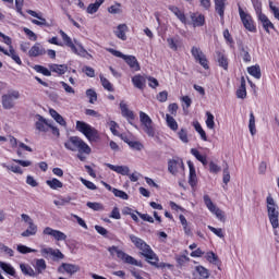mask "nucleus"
I'll use <instances>...</instances> for the list:
<instances>
[{"label": "nucleus", "instance_id": "72a5a7b5", "mask_svg": "<svg viewBox=\"0 0 279 279\" xmlns=\"http://www.w3.org/2000/svg\"><path fill=\"white\" fill-rule=\"evenodd\" d=\"M37 232H38V226H36L35 223H33V227L32 225H28V228L21 233V236H24V238L36 236Z\"/></svg>", "mask_w": 279, "mask_h": 279}, {"label": "nucleus", "instance_id": "9b49d317", "mask_svg": "<svg viewBox=\"0 0 279 279\" xmlns=\"http://www.w3.org/2000/svg\"><path fill=\"white\" fill-rule=\"evenodd\" d=\"M43 234H46L47 236H52L54 241H66V235L64 234V232L52 229L50 227H46L43 231Z\"/></svg>", "mask_w": 279, "mask_h": 279}, {"label": "nucleus", "instance_id": "c756f323", "mask_svg": "<svg viewBox=\"0 0 279 279\" xmlns=\"http://www.w3.org/2000/svg\"><path fill=\"white\" fill-rule=\"evenodd\" d=\"M49 69L52 73H58V75H64V73L69 71V66H66V64H50Z\"/></svg>", "mask_w": 279, "mask_h": 279}, {"label": "nucleus", "instance_id": "f3484780", "mask_svg": "<svg viewBox=\"0 0 279 279\" xmlns=\"http://www.w3.org/2000/svg\"><path fill=\"white\" fill-rule=\"evenodd\" d=\"M45 53H47V50H45V47H43L40 44H35L28 50L29 58H38L39 56H45Z\"/></svg>", "mask_w": 279, "mask_h": 279}, {"label": "nucleus", "instance_id": "5fc2aeb1", "mask_svg": "<svg viewBox=\"0 0 279 279\" xmlns=\"http://www.w3.org/2000/svg\"><path fill=\"white\" fill-rule=\"evenodd\" d=\"M87 208H90L92 210H104V205L101 203H93V202H87Z\"/></svg>", "mask_w": 279, "mask_h": 279}, {"label": "nucleus", "instance_id": "f257e3e1", "mask_svg": "<svg viewBox=\"0 0 279 279\" xmlns=\"http://www.w3.org/2000/svg\"><path fill=\"white\" fill-rule=\"evenodd\" d=\"M64 147L68 151H77L78 154H85L86 156H90L93 149L82 137L80 136H70L64 142Z\"/></svg>", "mask_w": 279, "mask_h": 279}, {"label": "nucleus", "instance_id": "393cba45", "mask_svg": "<svg viewBox=\"0 0 279 279\" xmlns=\"http://www.w3.org/2000/svg\"><path fill=\"white\" fill-rule=\"evenodd\" d=\"M120 110H121V114H122V117H124V119H128L129 121H134V111H132V110H130V108H128V104H125L124 101H121Z\"/></svg>", "mask_w": 279, "mask_h": 279}, {"label": "nucleus", "instance_id": "49530a36", "mask_svg": "<svg viewBox=\"0 0 279 279\" xmlns=\"http://www.w3.org/2000/svg\"><path fill=\"white\" fill-rule=\"evenodd\" d=\"M34 70L37 73H41V75H45L46 77H51V71H49V69L43 66V65H35Z\"/></svg>", "mask_w": 279, "mask_h": 279}, {"label": "nucleus", "instance_id": "ea45409f", "mask_svg": "<svg viewBox=\"0 0 279 279\" xmlns=\"http://www.w3.org/2000/svg\"><path fill=\"white\" fill-rule=\"evenodd\" d=\"M217 61L219 66L225 69V71H228V58L223 53L217 52Z\"/></svg>", "mask_w": 279, "mask_h": 279}, {"label": "nucleus", "instance_id": "dca6fc26", "mask_svg": "<svg viewBox=\"0 0 279 279\" xmlns=\"http://www.w3.org/2000/svg\"><path fill=\"white\" fill-rule=\"evenodd\" d=\"M210 277V272L204 266H196L193 271L194 279H208Z\"/></svg>", "mask_w": 279, "mask_h": 279}, {"label": "nucleus", "instance_id": "0e129e2a", "mask_svg": "<svg viewBox=\"0 0 279 279\" xmlns=\"http://www.w3.org/2000/svg\"><path fill=\"white\" fill-rule=\"evenodd\" d=\"M222 181H223V184H228V182H230V170L228 168V163H226V168L223 169Z\"/></svg>", "mask_w": 279, "mask_h": 279}, {"label": "nucleus", "instance_id": "864d4df0", "mask_svg": "<svg viewBox=\"0 0 279 279\" xmlns=\"http://www.w3.org/2000/svg\"><path fill=\"white\" fill-rule=\"evenodd\" d=\"M178 136L180 141H182V143H189V132L186 131V129H181L178 132Z\"/></svg>", "mask_w": 279, "mask_h": 279}, {"label": "nucleus", "instance_id": "20e7f679", "mask_svg": "<svg viewBox=\"0 0 279 279\" xmlns=\"http://www.w3.org/2000/svg\"><path fill=\"white\" fill-rule=\"evenodd\" d=\"M107 51L112 56H114L116 58H122V60H124V62H126L130 69L133 70L134 72L141 71V64L138 63V60L136 59V57L130 56V54H123V52L119 50H114L112 48H108Z\"/></svg>", "mask_w": 279, "mask_h": 279}, {"label": "nucleus", "instance_id": "8fccbe9b", "mask_svg": "<svg viewBox=\"0 0 279 279\" xmlns=\"http://www.w3.org/2000/svg\"><path fill=\"white\" fill-rule=\"evenodd\" d=\"M240 54L243 58L244 62H252V56H250V49L248 48L242 47Z\"/></svg>", "mask_w": 279, "mask_h": 279}, {"label": "nucleus", "instance_id": "c85d7f7f", "mask_svg": "<svg viewBox=\"0 0 279 279\" xmlns=\"http://www.w3.org/2000/svg\"><path fill=\"white\" fill-rule=\"evenodd\" d=\"M125 32H128V25L120 24L114 31V34L117 38H120V40H128V35H125Z\"/></svg>", "mask_w": 279, "mask_h": 279}, {"label": "nucleus", "instance_id": "7c9ffc66", "mask_svg": "<svg viewBox=\"0 0 279 279\" xmlns=\"http://www.w3.org/2000/svg\"><path fill=\"white\" fill-rule=\"evenodd\" d=\"M192 23L194 27H202L206 23V17L203 14L196 15L195 13L191 14Z\"/></svg>", "mask_w": 279, "mask_h": 279}, {"label": "nucleus", "instance_id": "69168bd1", "mask_svg": "<svg viewBox=\"0 0 279 279\" xmlns=\"http://www.w3.org/2000/svg\"><path fill=\"white\" fill-rule=\"evenodd\" d=\"M198 1H199L201 8H203L204 10H210V8L213 7L211 0H198Z\"/></svg>", "mask_w": 279, "mask_h": 279}, {"label": "nucleus", "instance_id": "aec40b11", "mask_svg": "<svg viewBox=\"0 0 279 279\" xmlns=\"http://www.w3.org/2000/svg\"><path fill=\"white\" fill-rule=\"evenodd\" d=\"M0 51H1V53H4V56H9V58H12V60H14V62L16 64H19L20 66H21V64H23V61H21V57H19L16 54V51L14 50V48L12 46H10L9 51L0 46Z\"/></svg>", "mask_w": 279, "mask_h": 279}, {"label": "nucleus", "instance_id": "79ce46f5", "mask_svg": "<svg viewBox=\"0 0 279 279\" xmlns=\"http://www.w3.org/2000/svg\"><path fill=\"white\" fill-rule=\"evenodd\" d=\"M166 121H167V125L168 128H170V130H172L173 132H175L178 130V122L175 121V119L169 114H166Z\"/></svg>", "mask_w": 279, "mask_h": 279}, {"label": "nucleus", "instance_id": "774afa93", "mask_svg": "<svg viewBox=\"0 0 279 279\" xmlns=\"http://www.w3.org/2000/svg\"><path fill=\"white\" fill-rule=\"evenodd\" d=\"M270 11L272 12L275 19L279 21V9L274 5V2H269Z\"/></svg>", "mask_w": 279, "mask_h": 279}, {"label": "nucleus", "instance_id": "a211bd4d", "mask_svg": "<svg viewBox=\"0 0 279 279\" xmlns=\"http://www.w3.org/2000/svg\"><path fill=\"white\" fill-rule=\"evenodd\" d=\"M167 44L169 49L172 51H178V49H181L182 47V38L180 36L169 37L167 39Z\"/></svg>", "mask_w": 279, "mask_h": 279}, {"label": "nucleus", "instance_id": "4c0bfd02", "mask_svg": "<svg viewBox=\"0 0 279 279\" xmlns=\"http://www.w3.org/2000/svg\"><path fill=\"white\" fill-rule=\"evenodd\" d=\"M74 45L76 48V52H74L76 56H81L82 58H86V56H90L86 49H84V46L77 39H74Z\"/></svg>", "mask_w": 279, "mask_h": 279}, {"label": "nucleus", "instance_id": "e2e57ef3", "mask_svg": "<svg viewBox=\"0 0 279 279\" xmlns=\"http://www.w3.org/2000/svg\"><path fill=\"white\" fill-rule=\"evenodd\" d=\"M126 143L129 144V147H131L132 149H136L137 151H141V149H143V145L141 144V142L126 141Z\"/></svg>", "mask_w": 279, "mask_h": 279}, {"label": "nucleus", "instance_id": "473e14b6", "mask_svg": "<svg viewBox=\"0 0 279 279\" xmlns=\"http://www.w3.org/2000/svg\"><path fill=\"white\" fill-rule=\"evenodd\" d=\"M238 99H245L247 97V89L245 88V77L241 78L240 88L236 90Z\"/></svg>", "mask_w": 279, "mask_h": 279}, {"label": "nucleus", "instance_id": "2eb2a0df", "mask_svg": "<svg viewBox=\"0 0 279 279\" xmlns=\"http://www.w3.org/2000/svg\"><path fill=\"white\" fill-rule=\"evenodd\" d=\"M32 265L35 269V275L38 277L40 276V274H45L46 269H47V262H45V259L40 258V259H34L32 262Z\"/></svg>", "mask_w": 279, "mask_h": 279}, {"label": "nucleus", "instance_id": "cd10ccee", "mask_svg": "<svg viewBox=\"0 0 279 279\" xmlns=\"http://www.w3.org/2000/svg\"><path fill=\"white\" fill-rule=\"evenodd\" d=\"M215 10L219 14L220 19H223L226 13V0H214Z\"/></svg>", "mask_w": 279, "mask_h": 279}, {"label": "nucleus", "instance_id": "a18cd8bd", "mask_svg": "<svg viewBox=\"0 0 279 279\" xmlns=\"http://www.w3.org/2000/svg\"><path fill=\"white\" fill-rule=\"evenodd\" d=\"M100 82H101V85L104 86V88L106 90H109V93H112L114 90V87H112V83H110V81H108V78L104 77V75H100Z\"/></svg>", "mask_w": 279, "mask_h": 279}, {"label": "nucleus", "instance_id": "c9c22d12", "mask_svg": "<svg viewBox=\"0 0 279 279\" xmlns=\"http://www.w3.org/2000/svg\"><path fill=\"white\" fill-rule=\"evenodd\" d=\"M247 73L255 77V80H260L262 73H260V65H252L247 68Z\"/></svg>", "mask_w": 279, "mask_h": 279}, {"label": "nucleus", "instance_id": "0eeeda50", "mask_svg": "<svg viewBox=\"0 0 279 279\" xmlns=\"http://www.w3.org/2000/svg\"><path fill=\"white\" fill-rule=\"evenodd\" d=\"M140 121L147 136H150V138H154V136H156V130L154 129V121L151 120V118L147 116V113L141 111Z\"/></svg>", "mask_w": 279, "mask_h": 279}, {"label": "nucleus", "instance_id": "de8ad7c7", "mask_svg": "<svg viewBox=\"0 0 279 279\" xmlns=\"http://www.w3.org/2000/svg\"><path fill=\"white\" fill-rule=\"evenodd\" d=\"M2 167L8 171H12V173H19L20 175H23V169H21L20 166H8L7 163H2Z\"/></svg>", "mask_w": 279, "mask_h": 279}, {"label": "nucleus", "instance_id": "6e6d98bb", "mask_svg": "<svg viewBox=\"0 0 279 279\" xmlns=\"http://www.w3.org/2000/svg\"><path fill=\"white\" fill-rule=\"evenodd\" d=\"M80 181L82 182V184H84V186H86V189H89V191H97V185H95V183L81 178Z\"/></svg>", "mask_w": 279, "mask_h": 279}, {"label": "nucleus", "instance_id": "3c124183", "mask_svg": "<svg viewBox=\"0 0 279 279\" xmlns=\"http://www.w3.org/2000/svg\"><path fill=\"white\" fill-rule=\"evenodd\" d=\"M256 12V15L263 14V2L262 0H251Z\"/></svg>", "mask_w": 279, "mask_h": 279}, {"label": "nucleus", "instance_id": "4be33fe9", "mask_svg": "<svg viewBox=\"0 0 279 279\" xmlns=\"http://www.w3.org/2000/svg\"><path fill=\"white\" fill-rule=\"evenodd\" d=\"M59 34H60L63 43L66 45V47H70V49L73 53H77V47L75 46V43H73V39H71V37H69V35H66V33H64V31H60Z\"/></svg>", "mask_w": 279, "mask_h": 279}, {"label": "nucleus", "instance_id": "bf43d9fd", "mask_svg": "<svg viewBox=\"0 0 279 279\" xmlns=\"http://www.w3.org/2000/svg\"><path fill=\"white\" fill-rule=\"evenodd\" d=\"M37 19L38 20H32V23L34 25H39V27H43V26L49 27V23H47V20L45 17L39 16Z\"/></svg>", "mask_w": 279, "mask_h": 279}, {"label": "nucleus", "instance_id": "58836bf2", "mask_svg": "<svg viewBox=\"0 0 279 279\" xmlns=\"http://www.w3.org/2000/svg\"><path fill=\"white\" fill-rule=\"evenodd\" d=\"M46 184L53 191H57V189H62L64 186V184L58 179L47 180Z\"/></svg>", "mask_w": 279, "mask_h": 279}, {"label": "nucleus", "instance_id": "f8f14e48", "mask_svg": "<svg viewBox=\"0 0 279 279\" xmlns=\"http://www.w3.org/2000/svg\"><path fill=\"white\" fill-rule=\"evenodd\" d=\"M80 271V266L75 264L62 263L58 268L59 274H68L69 276H73Z\"/></svg>", "mask_w": 279, "mask_h": 279}, {"label": "nucleus", "instance_id": "37998d69", "mask_svg": "<svg viewBox=\"0 0 279 279\" xmlns=\"http://www.w3.org/2000/svg\"><path fill=\"white\" fill-rule=\"evenodd\" d=\"M206 125L208 128V130H215V116H213V113H210V111L206 112Z\"/></svg>", "mask_w": 279, "mask_h": 279}, {"label": "nucleus", "instance_id": "7ed1b4c3", "mask_svg": "<svg viewBox=\"0 0 279 279\" xmlns=\"http://www.w3.org/2000/svg\"><path fill=\"white\" fill-rule=\"evenodd\" d=\"M76 130L84 134L89 143H97L99 141V131L84 121H76Z\"/></svg>", "mask_w": 279, "mask_h": 279}, {"label": "nucleus", "instance_id": "39448f33", "mask_svg": "<svg viewBox=\"0 0 279 279\" xmlns=\"http://www.w3.org/2000/svg\"><path fill=\"white\" fill-rule=\"evenodd\" d=\"M108 252L111 254V256H114V254H117V257L120 258V260H123V263H126V265H135V267H141V263H138L136 258L128 255L122 250H119L118 246L109 247Z\"/></svg>", "mask_w": 279, "mask_h": 279}, {"label": "nucleus", "instance_id": "9d476101", "mask_svg": "<svg viewBox=\"0 0 279 279\" xmlns=\"http://www.w3.org/2000/svg\"><path fill=\"white\" fill-rule=\"evenodd\" d=\"M191 53L194 60H196V62H198L201 66H203V69H208V59H206V54H204L202 49L193 46L191 49Z\"/></svg>", "mask_w": 279, "mask_h": 279}, {"label": "nucleus", "instance_id": "1a4fd4ad", "mask_svg": "<svg viewBox=\"0 0 279 279\" xmlns=\"http://www.w3.org/2000/svg\"><path fill=\"white\" fill-rule=\"evenodd\" d=\"M239 14L245 29L248 32H256V25H254V19H252V15L245 13L241 7H239Z\"/></svg>", "mask_w": 279, "mask_h": 279}, {"label": "nucleus", "instance_id": "bb28decb", "mask_svg": "<svg viewBox=\"0 0 279 279\" xmlns=\"http://www.w3.org/2000/svg\"><path fill=\"white\" fill-rule=\"evenodd\" d=\"M142 254L145 258H147V260L150 265H153L154 267H156V265H158V256L156 255V253H154L151 247Z\"/></svg>", "mask_w": 279, "mask_h": 279}, {"label": "nucleus", "instance_id": "052dcab7", "mask_svg": "<svg viewBox=\"0 0 279 279\" xmlns=\"http://www.w3.org/2000/svg\"><path fill=\"white\" fill-rule=\"evenodd\" d=\"M86 95L89 99V104H95L97 101V92L93 89H87Z\"/></svg>", "mask_w": 279, "mask_h": 279}, {"label": "nucleus", "instance_id": "c03bdc74", "mask_svg": "<svg viewBox=\"0 0 279 279\" xmlns=\"http://www.w3.org/2000/svg\"><path fill=\"white\" fill-rule=\"evenodd\" d=\"M193 126L195 128L196 132H198V134L201 135V138H203V141H208V137L206 136V131H204V129L202 128V124H199V122H194Z\"/></svg>", "mask_w": 279, "mask_h": 279}, {"label": "nucleus", "instance_id": "412c9836", "mask_svg": "<svg viewBox=\"0 0 279 279\" xmlns=\"http://www.w3.org/2000/svg\"><path fill=\"white\" fill-rule=\"evenodd\" d=\"M106 167L120 175H130V167L128 166H114L112 163H106Z\"/></svg>", "mask_w": 279, "mask_h": 279}, {"label": "nucleus", "instance_id": "6e6552de", "mask_svg": "<svg viewBox=\"0 0 279 279\" xmlns=\"http://www.w3.org/2000/svg\"><path fill=\"white\" fill-rule=\"evenodd\" d=\"M203 199L208 210L214 215H216L219 221H226V213H223V210L219 209L218 206L215 205V203H213V199H210V196L204 195Z\"/></svg>", "mask_w": 279, "mask_h": 279}, {"label": "nucleus", "instance_id": "338daca9", "mask_svg": "<svg viewBox=\"0 0 279 279\" xmlns=\"http://www.w3.org/2000/svg\"><path fill=\"white\" fill-rule=\"evenodd\" d=\"M83 72L87 75V77H95V69L88 65L83 68Z\"/></svg>", "mask_w": 279, "mask_h": 279}, {"label": "nucleus", "instance_id": "e433bc0d", "mask_svg": "<svg viewBox=\"0 0 279 279\" xmlns=\"http://www.w3.org/2000/svg\"><path fill=\"white\" fill-rule=\"evenodd\" d=\"M0 268L2 271H5V274H9V276H16V270L8 263L0 262Z\"/></svg>", "mask_w": 279, "mask_h": 279}, {"label": "nucleus", "instance_id": "b1692460", "mask_svg": "<svg viewBox=\"0 0 279 279\" xmlns=\"http://www.w3.org/2000/svg\"><path fill=\"white\" fill-rule=\"evenodd\" d=\"M38 121L36 122V130H38L39 132H49V125H51V123L47 122V119H45L43 116L38 114L37 116Z\"/></svg>", "mask_w": 279, "mask_h": 279}, {"label": "nucleus", "instance_id": "f03ea898", "mask_svg": "<svg viewBox=\"0 0 279 279\" xmlns=\"http://www.w3.org/2000/svg\"><path fill=\"white\" fill-rule=\"evenodd\" d=\"M266 204H267L268 219L274 229V234L275 236H278V228H279L278 205L276 204V201H274V197L271 196H267Z\"/></svg>", "mask_w": 279, "mask_h": 279}, {"label": "nucleus", "instance_id": "ddd939ff", "mask_svg": "<svg viewBox=\"0 0 279 279\" xmlns=\"http://www.w3.org/2000/svg\"><path fill=\"white\" fill-rule=\"evenodd\" d=\"M130 241L135 245V247H137V250H141L142 254H145L150 248V246L143 241V239L134 234L130 235Z\"/></svg>", "mask_w": 279, "mask_h": 279}, {"label": "nucleus", "instance_id": "6ab92c4d", "mask_svg": "<svg viewBox=\"0 0 279 279\" xmlns=\"http://www.w3.org/2000/svg\"><path fill=\"white\" fill-rule=\"evenodd\" d=\"M258 21L262 23L265 32H267V34H269V29H275L276 27L274 26V23H271V21L269 20V17H267V15H265V13H259V15H257Z\"/></svg>", "mask_w": 279, "mask_h": 279}, {"label": "nucleus", "instance_id": "423d86ee", "mask_svg": "<svg viewBox=\"0 0 279 279\" xmlns=\"http://www.w3.org/2000/svg\"><path fill=\"white\" fill-rule=\"evenodd\" d=\"M16 99H21V93L19 90H11L8 94L2 95L1 104L4 110H12L16 106Z\"/></svg>", "mask_w": 279, "mask_h": 279}, {"label": "nucleus", "instance_id": "09e8293b", "mask_svg": "<svg viewBox=\"0 0 279 279\" xmlns=\"http://www.w3.org/2000/svg\"><path fill=\"white\" fill-rule=\"evenodd\" d=\"M17 252H20V254H32V253H36L37 251L35 248H31L29 246L19 244Z\"/></svg>", "mask_w": 279, "mask_h": 279}, {"label": "nucleus", "instance_id": "f704fd0d", "mask_svg": "<svg viewBox=\"0 0 279 279\" xmlns=\"http://www.w3.org/2000/svg\"><path fill=\"white\" fill-rule=\"evenodd\" d=\"M105 0H96L87 7V14H95L101 8Z\"/></svg>", "mask_w": 279, "mask_h": 279}, {"label": "nucleus", "instance_id": "a878e982", "mask_svg": "<svg viewBox=\"0 0 279 279\" xmlns=\"http://www.w3.org/2000/svg\"><path fill=\"white\" fill-rule=\"evenodd\" d=\"M168 10H170V12H172V14H174V16H177V19H179V21H181V23L186 25V15L184 14V12L182 10H180V8H178L175 5H169Z\"/></svg>", "mask_w": 279, "mask_h": 279}, {"label": "nucleus", "instance_id": "680f3d73", "mask_svg": "<svg viewBox=\"0 0 279 279\" xmlns=\"http://www.w3.org/2000/svg\"><path fill=\"white\" fill-rule=\"evenodd\" d=\"M23 32H24V34H26V36L29 38V40H34V41L38 40V36L32 29L24 27Z\"/></svg>", "mask_w": 279, "mask_h": 279}, {"label": "nucleus", "instance_id": "4d7b16f0", "mask_svg": "<svg viewBox=\"0 0 279 279\" xmlns=\"http://www.w3.org/2000/svg\"><path fill=\"white\" fill-rule=\"evenodd\" d=\"M208 230H210V232H213L214 234H216V236H219V239H223L226 235L223 234V229L221 228H215L213 226H208Z\"/></svg>", "mask_w": 279, "mask_h": 279}, {"label": "nucleus", "instance_id": "a19ab883", "mask_svg": "<svg viewBox=\"0 0 279 279\" xmlns=\"http://www.w3.org/2000/svg\"><path fill=\"white\" fill-rule=\"evenodd\" d=\"M248 130L252 136L256 134V118L254 117V112L250 113Z\"/></svg>", "mask_w": 279, "mask_h": 279}, {"label": "nucleus", "instance_id": "603ef678", "mask_svg": "<svg viewBox=\"0 0 279 279\" xmlns=\"http://www.w3.org/2000/svg\"><path fill=\"white\" fill-rule=\"evenodd\" d=\"M112 193L116 197H119L120 199H130V195H128V193L118 190V189H113Z\"/></svg>", "mask_w": 279, "mask_h": 279}, {"label": "nucleus", "instance_id": "13d9d810", "mask_svg": "<svg viewBox=\"0 0 279 279\" xmlns=\"http://www.w3.org/2000/svg\"><path fill=\"white\" fill-rule=\"evenodd\" d=\"M168 171L172 174L178 173V161L175 160H170L168 162Z\"/></svg>", "mask_w": 279, "mask_h": 279}, {"label": "nucleus", "instance_id": "5701e85b", "mask_svg": "<svg viewBox=\"0 0 279 279\" xmlns=\"http://www.w3.org/2000/svg\"><path fill=\"white\" fill-rule=\"evenodd\" d=\"M146 82L147 78L141 74H136L132 77V84L135 86V88H138L140 90H143L145 88Z\"/></svg>", "mask_w": 279, "mask_h": 279}, {"label": "nucleus", "instance_id": "2f4dec72", "mask_svg": "<svg viewBox=\"0 0 279 279\" xmlns=\"http://www.w3.org/2000/svg\"><path fill=\"white\" fill-rule=\"evenodd\" d=\"M20 268L22 274H24V276H29L31 278H37L36 271L34 270V268H32V266L27 264H21Z\"/></svg>", "mask_w": 279, "mask_h": 279}, {"label": "nucleus", "instance_id": "4468645a", "mask_svg": "<svg viewBox=\"0 0 279 279\" xmlns=\"http://www.w3.org/2000/svg\"><path fill=\"white\" fill-rule=\"evenodd\" d=\"M187 167L190 169L189 184L192 186L193 191H195V186H197V172L195 171V166L192 161H187Z\"/></svg>", "mask_w": 279, "mask_h": 279}]
</instances>
